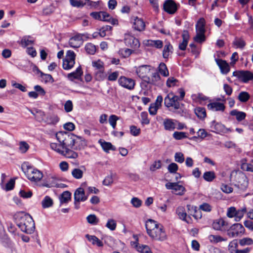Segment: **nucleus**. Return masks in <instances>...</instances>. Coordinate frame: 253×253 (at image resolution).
Here are the masks:
<instances>
[{
	"instance_id": "nucleus-1",
	"label": "nucleus",
	"mask_w": 253,
	"mask_h": 253,
	"mask_svg": "<svg viewBox=\"0 0 253 253\" xmlns=\"http://www.w3.org/2000/svg\"><path fill=\"white\" fill-rule=\"evenodd\" d=\"M56 137L59 144L51 143L50 148L57 153L69 159H76L78 157L77 153L73 150H78L82 148L84 143L81 138L77 137L68 132L60 131Z\"/></svg>"
},
{
	"instance_id": "nucleus-2",
	"label": "nucleus",
	"mask_w": 253,
	"mask_h": 253,
	"mask_svg": "<svg viewBox=\"0 0 253 253\" xmlns=\"http://www.w3.org/2000/svg\"><path fill=\"white\" fill-rule=\"evenodd\" d=\"M147 233L153 240L163 242L167 240V236L164 226L157 221L149 219L145 223Z\"/></svg>"
},
{
	"instance_id": "nucleus-3",
	"label": "nucleus",
	"mask_w": 253,
	"mask_h": 253,
	"mask_svg": "<svg viewBox=\"0 0 253 253\" xmlns=\"http://www.w3.org/2000/svg\"><path fill=\"white\" fill-rule=\"evenodd\" d=\"M17 225L21 230L28 234H31L35 229V223L32 217L23 212H18L14 216Z\"/></svg>"
},
{
	"instance_id": "nucleus-4",
	"label": "nucleus",
	"mask_w": 253,
	"mask_h": 253,
	"mask_svg": "<svg viewBox=\"0 0 253 253\" xmlns=\"http://www.w3.org/2000/svg\"><path fill=\"white\" fill-rule=\"evenodd\" d=\"M22 169L27 178L32 182H37L43 177L42 173L41 171L33 168L27 163L22 165Z\"/></svg>"
},
{
	"instance_id": "nucleus-5",
	"label": "nucleus",
	"mask_w": 253,
	"mask_h": 253,
	"mask_svg": "<svg viewBox=\"0 0 253 253\" xmlns=\"http://www.w3.org/2000/svg\"><path fill=\"white\" fill-rule=\"evenodd\" d=\"M164 104L167 107H172L175 110L180 108L178 96L175 95L172 92L169 93L165 98Z\"/></svg>"
},
{
	"instance_id": "nucleus-6",
	"label": "nucleus",
	"mask_w": 253,
	"mask_h": 253,
	"mask_svg": "<svg viewBox=\"0 0 253 253\" xmlns=\"http://www.w3.org/2000/svg\"><path fill=\"white\" fill-rule=\"evenodd\" d=\"M178 182H168L165 184L166 188L169 190H171L172 193L178 195H183L186 191L185 187Z\"/></svg>"
},
{
	"instance_id": "nucleus-7",
	"label": "nucleus",
	"mask_w": 253,
	"mask_h": 253,
	"mask_svg": "<svg viewBox=\"0 0 253 253\" xmlns=\"http://www.w3.org/2000/svg\"><path fill=\"white\" fill-rule=\"evenodd\" d=\"M75 54L74 51L68 50L66 57L63 60L62 66L64 69L68 70L73 67L75 63Z\"/></svg>"
},
{
	"instance_id": "nucleus-8",
	"label": "nucleus",
	"mask_w": 253,
	"mask_h": 253,
	"mask_svg": "<svg viewBox=\"0 0 253 253\" xmlns=\"http://www.w3.org/2000/svg\"><path fill=\"white\" fill-rule=\"evenodd\" d=\"M244 231V227L242 224L235 223L227 230V235L230 238H234L243 234Z\"/></svg>"
},
{
	"instance_id": "nucleus-9",
	"label": "nucleus",
	"mask_w": 253,
	"mask_h": 253,
	"mask_svg": "<svg viewBox=\"0 0 253 253\" xmlns=\"http://www.w3.org/2000/svg\"><path fill=\"white\" fill-rule=\"evenodd\" d=\"M118 83L120 85L128 90L133 89L135 84L134 80L125 76L120 77L118 80Z\"/></svg>"
},
{
	"instance_id": "nucleus-10",
	"label": "nucleus",
	"mask_w": 253,
	"mask_h": 253,
	"mask_svg": "<svg viewBox=\"0 0 253 253\" xmlns=\"http://www.w3.org/2000/svg\"><path fill=\"white\" fill-rule=\"evenodd\" d=\"M233 75V76L238 77L240 80L244 83H247L253 79V74L249 71L234 72Z\"/></svg>"
},
{
	"instance_id": "nucleus-11",
	"label": "nucleus",
	"mask_w": 253,
	"mask_h": 253,
	"mask_svg": "<svg viewBox=\"0 0 253 253\" xmlns=\"http://www.w3.org/2000/svg\"><path fill=\"white\" fill-rule=\"evenodd\" d=\"M176 213L180 219L188 224L192 223V219L190 215H188L184 207H178L176 210Z\"/></svg>"
},
{
	"instance_id": "nucleus-12",
	"label": "nucleus",
	"mask_w": 253,
	"mask_h": 253,
	"mask_svg": "<svg viewBox=\"0 0 253 253\" xmlns=\"http://www.w3.org/2000/svg\"><path fill=\"white\" fill-rule=\"evenodd\" d=\"M124 40L126 45L127 46L136 49L140 46V42L138 40L129 34H126L125 35Z\"/></svg>"
},
{
	"instance_id": "nucleus-13",
	"label": "nucleus",
	"mask_w": 253,
	"mask_h": 253,
	"mask_svg": "<svg viewBox=\"0 0 253 253\" xmlns=\"http://www.w3.org/2000/svg\"><path fill=\"white\" fill-rule=\"evenodd\" d=\"M210 127L212 131L216 133H227L228 131H231L229 128H226L223 125L216 122L215 121L211 122Z\"/></svg>"
},
{
	"instance_id": "nucleus-14",
	"label": "nucleus",
	"mask_w": 253,
	"mask_h": 253,
	"mask_svg": "<svg viewBox=\"0 0 253 253\" xmlns=\"http://www.w3.org/2000/svg\"><path fill=\"white\" fill-rule=\"evenodd\" d=\"M236 180L237 182V186L241 188L245 189L247 187L248 182L245 175L241 172H236Z\"/></svg>"
},
{
	"instance_id": "nucleus-15",
	"label": "nucleus",
	"mask_w": 253,
	"mask_h": 253,
	"mask_svg": "<svg viewBox=\"0 0 253 253\" xmlns=\"http://www.w3.org/2000/svg\"><path fill=\"white\" fill-rule=\"evenodd\" d=\"M90 15L94 19L98 20L108 21L110 20V15L105 12H92L90 13Z\"/></svg>"
},
{
	"instance_id": "nucleus-16",
	"label": "nucleus",
	"mask_w": 253,
	"mask_h": 253,
	"mask_svg": "<svg viewBox=\"0 0 253 253\" xmlns=\"http://www.w3.org/2000/svg\"><path fill=\"white\" fill-rule=\"evenodd\" d=\"M150 71V66L148 65H142L139 66L136 71L137 75L139 77L142 79L144 81V79L147 80V75Z\"/></svg>"
},
{
	"instance_id": "nucleus-17",
	"label": "nucleus",
	"mask_w": 253,
	"mask_h": 253,
	"mask_svg": "<svg viewBox=\"0 0 253 253\" xmlns=\"http://www.w3.org/2000/svg\"><path fill=\"white\" fill-rule=\"evenodd\" d=\"M164 9L169 14H173L177 10V6L172 0H168L164 3Z\"/></svg>"
},
{
	"instance_id": "nucleus-18",
	"label": "nucleus",
	"mask_w": 253,
	"mask_h": 253,
	"mask_svg": "<svg viewBox=\"0 0 253 253\" xmlns=\"http://www.w3.org/2000/svg\"><path fill=\"white\" fill-rule=\"evenodd\" d=\"M83 42L82 36L80 34H77L70 38L69 43L71 47L73 48L79 47Z\"/></svg>"
},
{
	"instance_id": "nucleus-19",
	"label": "nucleus",
	"mask_w": 253,
	"mask_h": 253,
	"mask_svg": "<svg viewBox=\"0 0 253 253\" xmlns=\"http://www.w3.org/2000/svg\"><path fill=\"white\" fill-rule=\"evenodd\" d=\"M215 60L222 74H227L230 71L229 65L225 60L220 59H215Z\"/></svg>"
},
{
	"instance_id": "nucleus-20",
	"label": "nucleus",
	"mask_w": 253,
	"mask_h": 253,
	"mask_svg": "<svg viewBox=\"0 0 253 253\" xmlns=\"http://www.w3.org/2000/svg\"><path fill=\"white\" fill-rule=\"evenodd\" d=\"M187 209L189 215L191 216H192L196 219H200L202 217V214L201 212L198 210L196 206L191 205H187Z\"/></svg>"
},
{
	"instance_id": "nucleus-21",
	"label": "nucleus",
	"mask_w": 253,
	"mask_h": 253,
	"mask_svg": "<svg viewBox=\"0 0 253 253\" xmlns=\"http://www.w3.org/2000/svg\"><path fill=\"white\" fill-rule=\"evenodd\" d=\"M74 200L76 203L78 202H84L86 200L87 197L85 195V193L83 188H78L74 193Z\"/></svg>"
},
{
	"instance_id": "nucleus-22",
	"label": "nucleus",
	"mask_w": 253,
	"mask_h": 253,
	"mask_svg": "<svg viewBox=\"0 0 253 253\" xmlns=\"http://www.w3.org/2000/svg\"><path fill=\"white\" fill-rule=\"evenodd\" d=\"M133 27L136 30L141 31L144 30L145 24L141 18L134 17L133 20Z\"/></svg>"
},
{
	"instance_id": "nucleus-23",
	"label": "nucleus",
	"mask_w": 253,
	"mask_h": 253,
	"mask_svg": "<svg viewBox=\"0 0 253 253\" xmlns=\"http://www.w3.org/2000/svg\"><path fill=\"white\" fill-rule=\"evenodd\" d=\"M144 82H147L148 84L155 85H160L162 84L160 76L157 72L153 73L151 78L148 77L147 78V80L144 79Z\"/></svg>"
},
{
	"instance_id": "nucleus-24",
	"label": "nucleus",
	"mask_w": 253,
	"mask_h": 253,
	"mask_svg": "<svg viewBox=\"0 0 253 253\" xmlns=\"http://www.w3.org/2000/svg\"><path fill=\"white\" fill-rule=\"evenodd\" d=\"M208 108L209 109L213 111L223 112L225 109V106L222 103L214 102L209 104Z\"/></svg>"
},
{
	"instance_id": "nucleus-25",
	"label": "nucleus",
	"mask_w": 253,
	"mask_h": 253,
	"mask_svg": "<svg viewBox=\"0 0 253 253\" xmlns=\"http://www.w3.org/2000/svg\"><path fill=\"white\" fill-rule=\"evenodd\" d=\"M136 250L141 253H152L149 246L144 245H139L137 242L131 243Z\"/></svg>"
},
{
	"instance_id": "nucleus-26",
	"label": "nucleus",
	"mask_w": 253,
	"mask_h": 253,
	"mask_svg": "<svg viewBox=\"0 0 253 253\" xmlns=\"http://www.w3.org/2000/svg\"><path fill=\"white\" fill-rule=\"evenodd\" d=\"M182 42L179 44V48L181 50H185L187 47L189 39V34L187 31L185 30L182 34Z\"/></svg>"
},
{
	"instance_id": "nucleus-27",
	"label": "nucleus",
	"mask_w": 253,
	"mask_h": 253,
	"mask_svg": "<svg viewBox=\"0 0 253 253\" xmlns=\"http://www.w3.org/2000/svg\"><path fill=\"white\" fill-rule=\"evenodd\" d=\"M176 120L171 119H165L164 120L163 125L167 130L172 131L175 129Z\"/></svg>"
},
{
	"instance_id": "nucleus-28",
	"label": "nucleus",
	"mask_w": 253,
	"mask_h": 253,
	"mask_svg": "<svg viewBox=\"0 0 253 253\" xmlns=\"http://www.w3.org/2000/svg\"><path fill=\"white\" fill-rule=\"evenodd\" d=\"M84 170H85V168L84 166H82L81 169L75 168L72 169L71 174L74 178L80 179L83 177Z\"/></svg>"
},
{
	"instance_id": "nucleus-29",
	"label": "nucleus",
	"mask_w": 253,
	"mask_h": 253,
	"mask_svg": "<svg viewBox=\"0 0 253 253\" xmlns=\"http://www.w3.org/2000/svg\"><path fill=\"white\" fill-rule=\"evenodd\" d=\"M143 43L146 46H154L157 48H161L163 46V42L161 40H145Z\"/></svg>"
},
{
	"instance_id": "nucleus-30",
	"label": "nucleus",
	"mask_w": 253,
	"mask_h": 253,
	"mask_svg": "<svg viewBox=\"0 0 253 253\" xmlns=\"http://www.w3.org/2000/svg\"><path fill=\"white\" fill-rule=\"evenodd\" d=\"M227 223L222 218L214 220L212 223V227L215 230L221 231L222 227L226 226Z\"/></svg>"
},
{
	"instance_id": "nucleus-31",
	"label": "nucleus",
	"mask_w": 253,
	"mask_h": 253,
	"mask_svg": "<svg viewBox=\"0 0 253 253\" xmlns=\"http://www.w3.org/2000/svg\"><path fill=\"white\" fill-rule=\"evenodd\" d=\"M208 239L211 244H216L221 242H226L227 239L223 238L219 235H210L208 236Z\"/></svg>"
},
{
	"instance_id": "nucleus-32",
	"label": "nucleus",
	"mask_w": 253,
	"mask_h": 253,
	"mask_svg": "<svg viewBox=\"0 0 253 253\" xmlns=\"http://www.w3.org/2000/svg\"><path fill=\"white\" fill-rule=\"evenodd\" d=\"M206 21L204 18H201L199 19L196 24V31L199 33H205Z\"/></svg>"
},
{
	"instance_id": "nucleus-33",
	"label": "nucleus",
	"mask_w": 253,
	"mask_h": 253,
	"mask_svg": "<svg viewBox=\"0 0 253 253\" xmlns=\"http://www.w3.org/2000/svg\"><path fill=\"white\" fill-rule=\"evenodd\" d=\"M83 74V72L81 67L77 68L75 72L68 74V78L70 81H73L74 79H79Z\"/></svg>"
},
{
	"instance_id": "nucleus-34",
	"label": "nucleus",
	"mask_w": 253,
	"mask_h": 253,
	"mask_svg": "<svg viewBox=\"0 0 253 253\" xmlns=\"http://www.w3.org/2000/svg\"><path fill=\"white\" fill-rule=\"evenodd\" d=\"M85 237L89 242H91L92 244L93 245H96L99 247L103 246V242L95 236L86 234L85 235Z\"/></svg>"
},
{
	"instance_id": "nucleus-35",
	"label": "nucleus",
	"mask_w": 253,
	"mask_h": 253,
	"mask_svg": "<svg viewBox=\"0 0 253 253\" xmlns=\"http://www.w3.org/2000/svg\"><path fill=\"white\" fill-rule=\"evenodd\" d=\"M99 143L100 144L102 148L106 152H109V150H115V147L110 143L106 142L102 140H99Z\"/></svg>"
},
{
	"instance_id": "nucleus-36",
	"label": "nucleus",
	"mask_w": 253,
	"mask_h": 253,
	"mask_svg": "<svg viewBox=\"0 0 253 253\" xmlns=\"http://www.w3.org/2000/svg\"><path fill=\"white\" fill-rule=\"evenodd\" d=\"M230 114L231 116H236V120L238 122H241L244 120L246 117V114L245 113L241 111H239L237 110H232Z\"/></svg>"
},
{
	"instance_id": "nucleus-37",
	"label": "nucleus",
	"mask_w": 253,
	"mask_h": 253,
	"mask_svg": "<svg viewBox=\"0 0 253 253\" xmlns=\"http://www.w3.org/2000/svg\"><path fill=\"white\" fill-rule=\"evenodd\" d=\"M34 40L30 36H24L22 38L20 42L21 45L25 47L33 44Z\"/></svg>"
},
{
	"instance_id": "nucleus-38",
	"label": "nucleus",
	"mask_w": 253,
	"mask_h": 253,
	"mask_svg": "<svg viewBox=\"0 0 253 253\" xmlns=\"http://www.w3.org/2000/svg\"><path fill=\"white\" fill-rule=\"evenodd\" d=\"M35 68L37 70L38 72L41 73V77L42 80L45 83H52L54 82L53 78L52 76L50 74H44L41 72L37 67H35Z\"/></svg>"
},
{
	"instance_id": "nucleus-39",
	"label": "nucleus",
	"mask_w": 253,
	"mask_h": 253,
	"mask_svg": "<svg viewBox=\"0 0 253 253\" xmlns=\"http://www.w3.org/2000/svg\"><path fill=\"white\" fill-rule=\"evenodd\" d=\"M172 53V46L169 43H167L163 51V56L165 59H168L169 56Z\"/></svg>"
},
{
	"instance_id": "nucleus-40",
	"label": "nucleus",
	"mask_w": 253,
	"mask_h": 253,
	"mask_svg": "<svg viewBox=\"0 0 253 253\" xmlns=\"http://www.w3.org/2000/svg\"><path fill=\"white\" fill-rule=\"evenodd\" d=\"M53 204L52 199L48 196H46L42 201V205L44 209L52 207Z\"/></svg>"
},
{
	"instance_id": "nucleus-41",
	"label": "nucleus",
	"mask_w": 253,
	"mask_h": 253,
	"mask_svg": "<svg viewBox=\"0 0 253 253\" xmlns=\"http://www.w3.org/2000/svg\"><path fill=\"white\" fill-rule=\"evenodd\" d=\"M158 71L164 77H168L169 75V72L167 68L166 65L164 63H161L158 67Z\"/></svg>"
},
{
	"instance_id": "nucleus-42",
	"label": "nucleus",
	"mask_w": 253,
	"mask_h": 253,
	"mask_svg": "<svg viewBox=\"0 0 253 253\" xmlns=\"http://www.w3.org/2000/svg\"><path fill=\"white\" fill-rule=\"evenodd\" d=\"M216 176L214 171H209L205 172L203 174L204 179L208 182H211L215 179Z\"/></svg>"
},
{
	"instance_id": "nucleus-43",
	"label": "nucleus",
	"mask_w": 253,
	"mask_h": 253,
	"mask_svg": "<svg viewBox=\"0 0 253 253\" xmlns=\"http://www.w3.org/2000/svg\"><path fill=\"white\" fill-rule=\"evenodd\" d=\"M247 212V209L245 207H244L238 210H236L235 220L236 221H239L243 217L244 214Z\"/></svg>"
},
{
	"instance_id": "nucleus-44",
	"label": "nucleus",
	"mask_w": 253,
	"mask_h": 253,
	"mask_svg": "<svg viewBox=\"0 0 253 253\" xmlns=\"http://www.w3.org/2000/svg\"><path fill=\"white\" fill-rule=\"evenodd\" d=\"M195 113L197 116L200 119H203L206 117V110L204 108H196L195 109Z\"/></svg>"
},
{
	"instance_id": "nucleus-45",
	"label": "nucleus",
	"mask_w": 253,
	"mask_h": 253,
	"mask_svg": "<svg viewBox=\"0 0 253 253\" xmlns=\"http://www.w3.org/2000/svg\"><path fill=\"white\" fill-rule=\"evenodd\" d=\"M88 0H70V4L73 7H81L85 5Z\"/></svg>"
},
{
	"instance_id": "nucleus-46",
	"label": "nucleus",
	"mask_w": 253,
	"mask_h": 253,
	"mask_svg": "<svg viewBox=\"0 0 253 253\" xmlns=\"http://www.w3.org/2000/svg\"><path fill=\"white\" fill-rule=\"evenodd\" d=\"M71 193L68 191H64L61 195L60 202L61 203H67L71 200Z\"/></svg>"
},
{
	"instance_id": "nucleus-47",
	"label": "nucleus",
	"mask_w": 253,
	"mask_h": 253,
	"mask_svg": "<svg viewBox=\"0 0 253 253\" xmlns=\"http://www.w3.org/2000/svg\"><path fill=\"white\" fill-rule=\"evenodd\" d=\"M113 176V173L112 172H110L109 174H108L105 177L104 179L102 182L103 184L104 185L108 186L113 184L114 182Z\"/></svg>"
},
{
	"instance_id": "nucleus-48",
	"label": "nucleus",
	"mask_w": 253,
	"mask_h": 253,
	"mask_svg": "<svg viewBox=\"0 0 253 253\" xmlns=\"http://www.w3.org/2000/svg\"><path fill=\"white\" fill-rule=\"evenodd\" d=\"M172 136L176 140H181L188 137L187 133L182 131H175Z\"/></svg>"
},
{
	"instance_id": "nucleus-49",
	"label": "nucleus",
	"mask_w": 253,
	"mask_h": 253,
	"mask_svg": "<svg viewBox=\"0 0 253 253\" xmlns=\"http://www.w3.org/2000/svg\"><path fill=\"white\" fill-rule=\"evenodd\" d=\"M206 40L205 33L196 32V35L194 38V40L198 43H202Z\"/></svg>"
},
{
	"instance_id": "nucleus-50",
	"label": "nucleus",
	"mask_w": 253,
	"mask_h": 253,
	"mask_svg": "<svg viewBox=\"0 0 253 253\" xmlns=\"http://www.w3.org/2000/svg\"><path fill=\"white\" fill-rule=\"evenodd\" d=\"M85 49L86 52L89 54L93 55L96 52L95 46L91 43H88L85 45Z\"/></svg>"
},
{
	"instance_id": "nucleus-51",
	"label": "nucleus",
	"mask_w": 253,
	"mask_h": 253,
	"mask_svg": "<svg viewBox=\"0 0 253 253\" xmlns=\"http://www.w3.org/2000/svg\"><path fill=\"white\" fill-rule=\"evenodd\" d=\"M92 66L95 68L97 71H100L102 70H104V63L102 61L100 60L97 61H94L92 62Z\"/></svg>"
},
{
	"instance_id": "nucleus-52",
	"label": "nucleus",
	"mask_w": 253,
	"mask_h": 253,
	"mask_svg": "<svg viewBox=\"0 0 253 253\" xmlns=\"http://www.w3.org/2000/svg\"><path fill=\"white\" fill-rule=\"evenodd\" d=\"M119 120V117L115 115H111L109 118V123L113 128L115 129L116 126L117 121Z\"/></svg>"
},
{
	"instance_id": "nucleus-53",
	"label": "nucleus",
	"mask_w": 253,
	"mask_h": 253,
	"mask_svg": "<svg viewBox=\"0 0 253 253\" xmlns=\"http://www.w3.org/2000/svg\"><path fill=\"white\" fill-rule=\"evenodd\" d=\"M249 94L245 91L241 92L238 96V98L239 99V100L242 102H245L249 100Z\"/></svg>"
},
{
	"instance_id": "nucleus-54",
	"label": "nucleus",
	"mask_w": 253,
	"mask_h": 253,
	"mask_svg": "<svg viewBox=\"0 0 253 253\" xmlns=\"http://www.w3.org/2000/svg\"><path fill=\"white\" fill-rule=\"evenodd\" d=\"M178 81L174 77H170L167 81L166 84L169 87H173L177 85Z\"/></svg>"
},
{
	"instance_id": "nucleus-55",
	"label": "nucleus",
	"mask_w": 253,
	"mask_h": 253,
	"mask_svg": "<svg viewBox=\"0 0 253 253\" xmlns=\"http://www.w3.org/2000/svg\"><path fill=\"white\" fill-rule=\"evenodd\" d=\"M174 161L179 164H182L184 161V156L181 152H176L174 154Z\"/></svg>"
},
{
	"instance_id": "nucleus-56",
	"label": "nucleus",
	"mask_w": 253,
	"mask_h": 253,
	"mask_svg": "<svg viewBox=\"0 0 253 253\" xmlns=\"http://www.w3.org/2000/svg\"><path fill=\"white\" fill-rule=\"evenodd\" d=\"M238 247V243L237 240H233L228 245V250L231 253H236L237 250L236 249Z\"/></svg>"
},
{
	"instance_id": "nucleus-57",
	"label": "nucleus",
	"mask_w": 253,
	"mask_h": 253,
	"mask_svg": "<svg viewBox=\"0 0 253 253\" xmlns=\"http://www.w3.org/2000/svg\"><path fill=\"white\" fill-rule=\"evenodd\" d=\"M87 222L92 225H96L98 223L99 220L95 214H90L86 217Z\"/></svg>"
},
{
	"instance_id": "nucleus-58",
	"label": "nucleus",
	"mask_w": 253,
	"mask_h": 253,
	"mask_svg": "<svg viewBox=\"0 0 253 253\" xmlns=\"http://www.w3.org/2000/svg\"><path fill=\"white\" fill-rule=\"evenodd\" d=\"M59 121V118L56 115H50L48 116L46 122L48 124L55 125Z\"/></svg>"
},
{
	"instance_id": "nucleus-59",
	"label": "nucleus",
	"mask_w": 253,
	"mask_h": 253,
	"mask_svg": "<svg viewBox=\"0 0 253 253\" xmlns=\"http://www.w3.org/2000/svg\"><path fill=\"white\" fill-rule=\"evenodd\" d=\"M192 98L193 100H195L197 101L200 102H201L202 101H206L208 99V98L207 96H205L202 93L193 94L192 95Z\"/></svg>"
},
{
	"instance_id": "nucleus-60",
	"label": "nucleus",
	"mask_w": 253,
	"mask_h": 253,
	"mask_svg": "<svg viewBox=\"0 0 253 253\" xmlns=\"http://www.w3.org/2000/svg\"><path fill=\"white\" fill-rule=\"evenodd\" d=\"M29 148V144L25 141H21L19 143V150L22 153H26Z\"/></svg>"
},
{
	"instance_id": "nucleus-61",
	"label": "nucleus",
	"mask_w": 253,
	"mask_h": 253,
	"mask_svg": "<svg viewBox=\"0 0 253 253\" xmlns=\"http://www.w3.org/2000/svg\"><path fill=\"white\" fill-rule=\"evenodd\" d=\"M239 244L242 246L251 245L253 244V240L250 238H244L240 240Z\"/></svg>"
},
{
	"instance_id": "nucleus-62",
	"label": "nucleus",
	"mask_w": 253,
	"mask_h": 253,
	"mask_svg": "<svg viewBox=\"0 0 253 253\" xmlns=\"http://www.w3.org/2000/svg\"><path fill=\"white\" fill-rule=\"evenodd\" d=\"M95 76L96 79L99 81L103 80L107 77V75L104 72V70H102V71H96Z\"/></svg>"
},
{
	"instance_id": "nucleus-63",
	"label": "nucleus",
	"mask_w": 253,
	"mask_h": 253,
	"mask_svg": "<svg viewBox=\"0 0 253 253\" xmlns=\"http://www.w3.org/2000/svg\"><path fill=\"white\" fill-rule=\"evenodd\" d=\"M117 224L114 219H109L106 223V226L112 231L115 230Z\"/></svg>"
},
{
	"instance_id": "nucleus-64",
	"label": "nucleus",
	"mask_w": 253,
	"mask_h": 253,
	"mask_svg": "<svg viewBox=\"0 0 253 253\" xmlns=\"http://www.w3.org/2000/svg\"><path fill=\"white\" fill-rule=\"evenodd\" d=\"M178 169V165L174 163L170 164L168 167L169 171L170 173H176Z\"/></svg>"
}]
</instances>
